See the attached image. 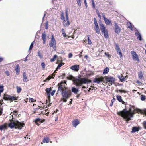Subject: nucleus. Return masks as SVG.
I'll use <instances>...</instances> for the list:
<instances>
[{"instance_id":"423d86ee","label":"nucleus","mask_w":146,"mask_h":146,"mask_svg":"<svg viewBox=\"0 0 146 146\" xmlns=\"http://www.w3.org/2000/svg\"><path fill=\"white\" fill-rule=\"evenodd\" d=\"M56 42L55 39L53 35H52L51 36V38L50 41L49 43V45L50 47H52L54 50H56Z\"/></svg>"},{"instance_id":"1a4fd4ad","label":"nucleus","mask_w":146,"mask_h":146,"mask_svg":"<svg viewBox=\"0 0 146 146\" xmlns=\"http://www.w3.org/2000/svg\"><path fill=\"white\" fill-rule=\"evenodd\" d=\"M58 86V89L57 90V92H61L63 90H65L64 89L65 87V85L62 84V83H58L57 85Z\"/></svg>"},{"instance_id":"a211bd4d","label":"nucleus","mask_w":146,"mask_h":146,"mask_svg":"<svg viewBox=\"0 0 146 146\" xmlns=\"http://www.w3.org/2000/svg\"><path fill=\"white\" fill-rule=\"evenodd\" d=\"M91 82V80L88 79L83 78V84L89 83Z\"/></svg>"},{"instance_id":"774afa93","label":"nucleus","mask_w":146,"mask_h":146,"mask_svg":"<svg viewBox=\"0 0 146 146\" xmlns=\"http://www.w3.org/2000/svg\"><path fill=\"white\" fill-rule=\"evenodd\" d=\"M3 109L0 108V115H1L2 114Z\"/></svg>"},{"instance_id":"a19ab883","label":"nucleus","mask_w":146,"mask_h":146,"mask_svg":"<svg viewBox=\"0 0 146 146\" xmlns=\"http://www.w3.org/2000/svg\"><path fill=\"white\" fill-rule=\"evenodd\" d=\"M115 99L114 98H113V99L111 101V103L110 104V106L111 107L113 106V103L115 101Z\"/></svg>"},{"instance_id":"49530a36","label":"nucleus","mask_w":146,"mask_h":146,"mask_svg":"<svg viewBox=\"0 0 146 146\" xmlns=\"http://www.w3.org/2000/svg\"><path fill=\"white\" fill-rule=\"evenodd\" d=\"M41 65L42 68L43 69H44L45 67V64L44 62H42L41 63Z\"/></svg>"},{"instance_id":"0e129e2a","label":"nucleus","mask_w":146,"mask_h":146,"mask_svg":"<svg viewBox=\"0 0 146 146\" xmlns=\"http://www.w3.org/2000/svg\"><path fill=\"white\" fill-rule=\"evenodd\" d=\"M66 81L64 80V81H62L60 83H62V84H66Z\"/></svg>"},{"instance_id":"338daca9","label":"nucleus","mask_w":146,"mask_h":146,"mask_svg":"<svg viewBox=\"0 0 146 146\" xmlns=\"http://www.w3.org/2000/svg\"><path fill=\"white\" fill-rule=\"evenodd\" d=\"M62 34H63V36L64 37H66L67 35L65 32L64 33H63Z\"/></svg>"},{"instance_id":"a18cd8bd","label":"nucleus","mask_w":146,"mask_h":146,"mask_svg":"<svg viewBox=\"0 0 146 146\" xmlns=\"http://www.w3.org/2000/svg\"><path fill=\"white\" fill-rule=\"evenodd\" d=\"M120 92L121 93H126L127 92V91L124 90H117V92Z\"/></svg>"},{"instance_id":"864d4df0","label":"nucleus","mask_w":146,"mask_h":146,"mask_svg":"<svg viewBox=\"0 0 146 146\" xmlns=\"http://www.w3.org/2000/svg\"><path fill=\"white\" fill-rule=\"evenodd\" d=\"M62 65H64V63H60L58 65L57 67V69H59L60 67L62 66Z\"/></svg>"},{"instance_id":"e2e57ef3","label":"nucleus","mask_w":146,"mask_h":146,"mask_svg":"<svg viewBox=\"0 0 146 146\" xmlns=\"http://www.w3.org/2000/svg\"><path fill=\"white\" fill-rule=\"evenodd\" d=\"M55 76V74L54 73H53L51 74V75H50V76H51V77H52V78H54Z\"/></svg>"},{"instance_id":"3c124183","label":"nucleus","mask_w":146,"mask_h":146,"mask_svg":"<svg viewBox=\"0 0 146 146\" xmlns=\"http://www.w3.org/2000/svg\"><path fill=\"white\" fill-rule=\"evenodd\" d=\"M91 1L92 3V7L94 9L95 8V6L94 0H91Z\"/></svg>"},{"instance_id":"2eb2a0df","label":"nucleus","mask_w":146,"mask_h":146,"mask_svg":"<svg viewBox=\"0 0 146 146\" xmlns=\"http://www.w3.org/2000/svg\"><path fill=\"white\" fill-rule=\"evenodd\" d=\"M80 123V122L78 119H76L74 120L72 122V124L73 127H76L77 125Z\"/></svg>"},{"instance_id":"8fccbe9b","label":"nucleus","mask_w":146,"mask_h":146,"mask_svg":"<svg viewBox=\"0 0 146 146\" xmlns=\"http://www.w3.org/2000/svg\"><path fill=\"white\" fill-rule=\"evenodd\" d=\"M48 21H46L45 24V29H47L48 28Z\"/></svg>"},{"instance_id":"bb28decb","label":"nucleus","mask_w":146,"mask_h":146,"mask_svg":"<svg viewBox=\"0 0 146 146\" xmlns=\"http://www.w3.org/2000/svg\"><path fill=\"white\" fill-rule=\"evenodd\" d=\"M35 41H33V42L30 44V46L29 51L30 52H31V50L32 49L33 47V44L34 43Z\"/></svg>"},{"instance_id":"2f4dec72","label":"nucleus","mask_w":146,"mask_h":146,"mask_svg":"<svg viewBox=\"0 0 146 146\" xmlns=\"http://www.w3.org/2000/svg\"><path fill=\"white\" fill-rule=\"evenodd\" d=\"M128 24H129V25L128 26V28L130 29L132 31H133L132 26L131 23L130 22H127V25H128Z\"/></svg>"},{"instance_id":"72a5a7b5","label":"nucleus","mask_w":146,"mask_h":146,"mask_svg":"<svg viewBox=\"0 0 146 146\" xmlns=\"http://www.w3.org/2000/svg\"><path fill=\"white\" fill-rule=\"evenodd\" d=\"M57 56L56 55H54L53 57V58L50 59V61L53 62L54 61L55 59L57 58Z\"/></svg>"},{"instance_id":"c9c22d12","label":"nucleus","mask_w":146,"mask_h":146,"mask_svg":"<svg viewBox=\"0 0 146 146\" xmlns=\"http://www.w3.org/2000/svg\"><path fill=\"white\" fill-rule=\"evenodd\" d=\"M119 78L121 82H123V81H124L125 80V77H123L122 76H119Z\"/></svg>"},{"instance_id":"ddd939ff","label":"nucleus","mask_w":146,"mask_h":146,"mask_svg":"<svg viewBox=\"0 0 146 146\" xmlns=\"http://www.w3.org/2000/svg\"><path fill=\"white\" fill-rule=\"evenodd\" d=\"M70 69L76 71H78L79 69V66L77 65H74L70 67Z\"/></svg>"},{"instance_id":"0eeeda50","label":"nucleus","mask_w":146,"mask_h":146,"mask_svg":"<svg viewBox=\"0 0 146 146\" xmlns=\"http://www.w3.org/2000/svg\"><path fill=\"white\" fill-rule=\"evenodd\" d=\"M106 81L107 82H109L110 84L109 86H110L111 85H112V84L114 83L115 80V79L113 77L110 76L107 77L106 76L105 78Z\"/></svg>"},{"instance_id":"37998d69","label":"nucleus","mask_w":146,"mask_h":146,"mask_svg":"<svg viewBox=\"0 0 146 146\" xmlns=\"http://www.w3.org/2000/svg\"><path fill=\"white\" fill-rule=\"evenodd\" d=\"M4 91V86L3 85H0V92H3Z\"/></svg>"},{"instance_id":"4468645a","label":"nucleus","mask_w":146,"mask_h":146,"mask_svg":"<svg viewBox=\"0 0 146 146\" xmlns=\"http://www.w3.org/2000/svg\"><path fill=\"white\" fill-rule=\"evenodd\" d=\"M99 25L100 27V30L102 33L104 32L107 30L104 26V25L102 23H99Z\"/></svg>"},{"instance_id":"4d7b16f0","label":"nucleus","mask_w":146,"mask_h":146,"mask_svg":"<svg viewBox=\"0 0 146 146\" xmlns=\"http://www.w3.org/2000/svg\"><path fill=\"white\" fill-rule=\"evenodd\" d=\"M56 91V90H54L51 92V95L52 96H53L54 93H55V92Z\"/></svg>"},{"instance_id":"052dcab7","label":"nucleus","mask_w":146,"mask_h":146,"mask_svg":"<svg viewBox=\"0 0 146 146\" xmlns=\"http://www.w3.org/2000/svg\"><path fill=\"white\" fill-rule=\"evenodd\" d=\"M34 99H33V98H29V100L30 101H31L32 102H34Z\"/></svg>"},{"instance_id":"79ce46f5","label":"nucleus","mask_w":146,"mask_h":146,"mask_svg":"<svg viewBox=\"0 0 146 146\" xmlns=\"http://www.w3.org/2000/svg\"><path fill=\"white\" fill-rule=\"evenodd\" d=\"M41 120V119L40 118H36L34 120V121L36 123V124L38 125V124H37L36 123L40 121Z\"/></svg>"},{"instance_id":"9d476101","label":"nucleus","mask_w":146,"mask_h":146,"mask_svg":"<svg viewBox=\"0 0 146 146\" xmlns=\"http://www.w3.org/2000/svg\"><path fill=\"white\" fill-rule=\"evenodd\" d=\"M114 26L115 27L114 29L115 32L117 34H118L121 31V29L115 22H114Z\"/></svg>"},{"instance_id":"473e14b6","label":"nucleus","mask_w":146,"mask_h":146,"mask_svg":"<svg viewBox=\"0 0 146 146\" xmlns=\"http://www.w3.org/2000/svg\"><path fill=\"white\" fill-rule=\"evenodd\" d=\"M38 55L40 59H42L43 58V56L39 50H38Z\"/></svg>"},{"instance_id":"f704fd0d","label":"nucleus","mask_w":146,"mask_h":146,"mask_svg":"<svg viewBox=\"0 0 146 146\" xmlns=\"http://www.w3.org/2000/svg\"><path fill=\"white\" fill-rule=\"evenodd\" d=\"M16 88L17 89V92L18 93H20L22 90L21 88L20 87L17 86L16 87Z\"/></svg>"},{"instance_id":"09e8293b","label":"nucleus","mask_w":146,"mask_h":146,"mask_svg":"<svg viewBox=\"0 0 146 146\" xmlns=\"http://www.w3.org/2000/svg\"><path fill=\"white\" fill-rule=\"evenodd\" d=\"M60 18L61 20L64 19L65 17L64 15V13L62 12L61 14Z\"/></svg>"},{"instance_id":"f8f14e48","label":"nucleus","mask_w":146,"mask_h":146,"mask_svg":"<svg viewBox=\"0 0 146 146\" xmlns=\"http://www.w3.org/2000/svg\"><path fill=\"white\" fill-rule=\"evenodd\" d=\"M103 79L104 78L102 77L98 78H96L94 79L93 82L94 83L99 84L103 81Z\"/></svg>"},{"instance_id":"de8ad7c7","label":"nucleus","mask_w":146,"mask_h":146,"mask_svg":"<svg viewBox=\"0 0 146 146\" xmlns=\"http://www.w3.org/2000/svg\"><path fill=\"white\" fill-rule=\"evenodd\" d=\"M4 129V124L0 125V130H3Z\"/></svg>"},{"instance_id":"4be33fe9","label":"nucleus","mask_w":146,"mask_h":146,"mask_svg":"<svg viewBox=\"0 0 146 146\" xmlns=\"http://www.w3.org/2000/svg\"><path fill=\"white\" fill-rule=\"evenodd\" d=\"M79 90L78 89V88H76L75 87H72V92L74 93H77V92H78Z\"/></svg>"},{"instance_id":"7c9ffc66","label":"nucleus","mask_w":146,"mask_h":146,"mask_svg":"<svg viewBox=\"0 0 146 146\" xmlns=\"http://www.w3.org/2000/svg\"><path fill=\"white\" fill-rule=\"evenodd\" d=\"M70 23L69 21H67V22L66 23H63V25L65 28H67L68 26L70 25Z\"/></svg>"},{"instance_id":"dca6fc26","label":"nucleus","mask_w":146,"mask_h":146,"mask_svg":"<svg viewBox=\"0 0 146 146\" xmlns=\"http://www.w3.org/2000/svg\"><path fill=\"white\" fill-rule=\"evenodd\" d=\"M42 39L43 40V44H46V35L45 34V32L44 31L42 33Z\"/></svg>"},{"instance_id":"f257e3e1","label":"nucleus","mask_w":146,"mask_h":146,"mask_svg":"<svg viewBox=\"0 0 146 146\" xmlns=\"http://www.w3.org/2000/svg\"><path fill=\"white\" fill-rule=\"evenodd\" d=\"M131 106H130V108L129 109V112L126 109H123L122 111L117 112V113L119 115L121 116L124 119L126 120L127 122L131 119V118L133 116V114L135 113L134 111H132L131 108Z\"/></svg>"},{"instance_id":"7ed1b4c3","label":"nucleus","mask_w":146,"mask_h":146,"mask_svg":"<svg viewBox=\"0 0 146 146\" xmlns=\"http://www.w3.org/2000/svg\"><path fill=\"white\" fill-rule=\"evenodd\" d=\"M68 79L72 80L73 84L77 86H81L82 85V78L81 76L79 75L77 77H75L70 75Z\"/></svg>"},{"instance_id":"412c9836","label":"nucleus","mask_w":146,"mask_h":146,"mask_svg":"<svg viewBox=\"0 0 146 146\" xmlns=\"http://www.w3.org/2000/svg\"><path fill=\"white\" fill-rule=\"evenodd\" d=\"M23 80L24 82H27V78L26 76V74L25 72H24L23 73Z\"/></svg>"},{"instance_id":"4c0bfd02","label":"nucleus","mask_w":146,"mask_h":146,"mask_svg":"<svg viewBox=\"0 0 146 146\" xmlns=\"http://www.w3.org/2000/svg\"><path fill=\"white\" fill-rule=\"evenodd\" d=\"M117 52L119 56L121 58L123 56H122V52L121 51V50H119L118 51H117Z\"/></svg>"},{"instance_id":"5fc2aeb1","label":"nucleus","mask_w":146,"mask_h":146,"mask_svg":"<svg viewBox=\"0 0 146 146\" xmlns=\"http://www.w3.org/2000/svg\"><path fill=\"white\" fill-rule=\"evenodd\" d=\"M81 0H77V1L78 3V5L80 6H81Z\"/></svg>"},{"instance_id":"393cba45","label":"nucleus","mask_w":146,"mask_h":146,"mask_svg":"<svg viewBox=\"0 0 146 146\" xmlns=\"http://www.w3.org/2000/svg\"><path fill=\"white\" fill-rule=\"evenodd\" d=\"M109 69L108 67H106L104 70L103 74L104 75L106 74L109 72Z\"/></svg>"},{"instance_id":"9b49d317","label":"nucleus","mask_w":146,"mask_h":146,"mask_svg":"<svg viewBox=\"0 0 146 146\" xmlns=\"http://www.w3.org/2000/svg\"><path fill=\"white\" fill-rule=\"evenodd\" d=\"M133 27L135 29V31H137V32H135V35L137 36V38L139 40H142V39L140 33L138 32V30L134 26Z\"/></svg>"},{"instance_id":"6ab92c4d","label":"nucleus","mask_w":146,"mask_h":146,"mask_svg":"<svg viewBox=\"0 0 146 146\" xmlns=\"http://www.w3.org/2000/svg\"><path fill=\"white\" fill-rule=\"evenodd\" d=\"M19 65L17 64L16 65L15 68L16 74L17 75H19L20 72V69L19 68Z\"/></svg>"},{"instance_id":"6e6552de","label":"nucleus","mask_w":146,"mask_h":146,"mask_svg":"<svg viewBox=\"0 0 146 146\" xmlns=\"http://www.w3.org/2000/svg\"><path fill=\"white\" fill-rule=\"evenodd\" d=\"M131 53L132 56L133 60L135 61H137V62L139 61V59L138 55L137 54L136 52L134 51H131Z\"/></svg>"},{"instance_id":"a878e982","label":"nucleus","mask_w":146,"mask_h":146,"mask_svg":"<svg viewBox=\"0 0 146 146\" xmlns=\"http://www.w3.org/2000/svg\"><path fill=\"white\" fill-rule=\"evenodd\" d=\"M87 38H88V44L89 45H91L92 44V42L90 40V36L89 35H88L87 36Z\"/></svg>"},{"instance_id":"c85d7f7f","label":"nucleus","mask_w":146,"mask_h":146,"mask_svg":"<svg viewBox=\"0 0 146 146\" xmlns=\"http://www.w3.org/2000/svg\"><path fill=\"white\" fill-rule=\"evenodd\" d=\"M143 75L142 72V71H140L139 72V73L138 74V77L140 79H142L143 78Z\"/></svg>"},{"instance_id":"c756f323","label":"nucleus","mask_w":146,"mask_h":146,"mask_svg":"<svg viewBox=\"0 0 146 146\" xmlns=\"http://www.w3.org/2000/svg\"><path fill=\"white\" fill-rule=\"evenodd\" d=\"M116 96L117 99L119 102H121L122 101V99L121 96L118 95Z\"/></svg>"},{"instance_id":"f03ea898","label":"nucleus","mask_w":146,"mask_h":146,"mask_svg":"<svg viewBox=\"0 0 146 146\" xmlns=\"http://www.w3.org/2000/svg\"><path fill=\"white\" fill-rule=\"evenodd\" d=\"M8 127L11 129L15 128V129H18L21 130L22 127L25 125L24 123L19 122L18 121H15V123L13 122L10 121L8 124Z\"/></svg>"},{"instance_id":"69168bd1","label":"nucleus","mask_w":146,"mask_h":146,"mask_svg":"<svg viewBox=\"0 0 146 146\" xmlns=\"http://www.w3.org/2000/svg\"><path fill=\"white\" fill-rule=\"evenodd\" d=\"M51 78H52V77H51V76H49L46 79H47L48 81H49Z\"/></svg>"},{"instance_id":"5701e85b","label":"nucleus","mask_w":146,"mask_h":146,"mask_svg":"<svg viewBox=\"0 0 146 146\" xmlns=\"http://www.w3.org/2000/svg\"><path fill=\"white\" fill-rule=\"evenodd\" d=\"M102 33H103L104 36L107 39L109 38V36L107 30Z\"/></svg>"},{"instance_id":"6e6d98bb","label":"nucleus","mask_w":146,"mask_h":146,"mask_svg":"<svg viewBox=\"0 0 146 146\" xmlns=\"http://www.w3.org/2000/svg\"><path fill=\"white\" fill-rule=\"evenodd\" d=\"M59 52H58V53H59L60 54H64V51L63 50H62L60 51Z\"/></svg>"},{"instance_id":"e433bc0d","label":"nucleus","mask_w":146,"mask_h":146,"mask_svg":"<svg viewBox=\"0 0 146 146\" xmlns=\"http://www.w3.org/2000/svg\"><path fill=\"white\" fill-rule=\"evenodd\" d=\"M65 14H66V21H69V17L68 16V11L66 10L65 11Z\"/></svg>"},{"instance_id":"ea45409f","label":"nucleus","mask_w":146,"mask_h":146,"mask_svg":"<svg viewBox=\"0 0 146 146\" xmlns=\"http://www.w3.org/2000/svg\"><path fill=\"white\" fill-rule=\"evenodd\" d=\"M115 49L117 51L120 50V48L118 46V45L117 44H115Z\"/></svg>"},{"instance_id":"bf43d9fd","label":"nucleus","mask_w":146,"mask_h":146,"mask_svg":"<svg viewBox=\"0 0 146 146\" xmlns=\"http://www.w3.org/2000/svg\"><path fill=\"white\" fill-rule=\"evenodd\" d=\"M73 56L72 54V53H69L68 55V58H71Z\"/></svg>"},{"instance_id":"680f3d73","label":"nucleus","mask_w":146,"mask_h":146,"mask_svg":"<svg viewBox=\"0 0 146 146\" xmlns=\"http://www.w3.org/2000/svg\"><path fill=\"white\" fill-rule=\"evenodd\" d=\"M5 74L7 76H9L10 75L9 72L8 71H6Z\"/></svg>"},{"instance_id":"aec40b11","label":"nucleus","mask_w":146,"mask_h":146,"mask_svg":"<svg viewBox=\"0 0 146 146\" xmlns=\"http://www.w3.org/2000/svg\"><path fill=\"white\" fill-rule=\"evenodd\" d=\"M139 131V128L137 127H134L132 128V131L131 132L132 133H133L137 132Z\"/></svg>"},{"instance_id":"13d9d810","label":"nucleus","mask_w":146,"mask_h":146,"mask_svg":"<svg viewBox=\"0 0 146 146\" xmlns=\"http://www.w3.org/2000/svg\"><path fill=\"white\" fill-rule=\"evenodd\" d=\"M143 125L144 128L146 129V121H144L143 122Z\"/></svg>"},{"instance_id":"20e7f679","label":"nucleus","mask_w":146,"mask_h":146,"mask_svg":"<svg viewBox=\"0 0 146 146\" xmlns=\"http://www.w3.org/2000/svg\"><path fill=\"white\" fill-rule=\"evenodd\" d=\"M61 94L62 96L61 100L63 101V102H66L67 99L70 97L72 92L70 90H64L62 91Z\"/></svg>"},{"instance_id":"f3484780","label":"nucleus","mask_w":146,"mask_h":146,"mask_svg":"<svg viewBox=\"0 0 146 146\" xmlns=\"http://www.w3.org/2000/svg\"><path fill=\"white\" fill-rule=\"evenodd\" d=\"M103 18L104 19L106 24L107 25H109L110 23H111V22L107 18H106L104 15H103L102 16Z\"/></svg>"},{"instance_id":"cd10ccee","label":"nucleus","mask_w":146,"mask_h":146,"mask_svg":"<svg viewBox=\"0 0 146 146\" xmlns=\"http://www.w3.org/2000/svg\"><path fill=\"white\" fill-rule=\"evenodd\" d=\"M94 29L96 31V32L98 34L100 33V30L98 26L94 27Z\"/></svg>"},{"instance_id":"603ef678","label":"nucleus","mask_w":146,"mask_h":146,"mask_svg":"<svg viewBox=\"0 0 146 146\" xmlns=\"http://www.w3.org/2000/svg\"><path fill=\"white\" fill-rule=\"evenodd\" d=\"M51 90H52L50 88H48L46 89V92H51Z\"/></svg>"},{"instance_id":"b1692460","label":"nucleus","mask_w":146,"mask_h":146,"mask_svg":"<svg viewBox=\"0 0 146 146\" xmlns=\"http://www.w3.org/2000/svg\"><path fill=\"white\" fill-rule=\"evenodd\" d=\"M49 141V139L48 137H44L43 139L42 142L44 143H48Z\"/></svg>"},{"instance_id":"c03bdc74","label":"nucleus","mask_w":146,"mask_h":146,"mask_svg":"<svg viewBox=\"0 0 146 146\" xmlns=\"http://www.w3.org/2000/svg\"><path fill=\"white\" fill-rule=\"evenodd\" d=\"M146 98L145 96L143 95H141V99L142 101H144Z\"/></svg>"},{"instance_id":"39448f33","label":"nucleus","mask_w":146,"mask_h":146,"mask_svg":"<svg viewBox=\"0 0 146 146\" xmlns=\"http://www.w3.org/2000/svg\"><path fill=\"white\" fill-rule=\"evenodd\" d=\"M3 99L6 100H9L11 101L14 100H18V97H16L14 96H11L10 95L5 94L4 95Z\"/></svg>"},{"instance_id":"58836bf2","label":"nucleus","mask_w":146,"mask_h":146,"mask_svg":"<svg viewBox=\"0 0 146 146\" xmlns=\"http://www.w3.org/2000/svg\"><path fill=\"white\" fill-rule=\"evenodd\" d=\"M94 22L95 25V27L98 26V23L97 22L96 19L95 18L94 19Z\"/></svg>"}]
</instances>
